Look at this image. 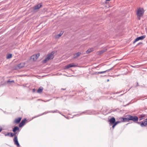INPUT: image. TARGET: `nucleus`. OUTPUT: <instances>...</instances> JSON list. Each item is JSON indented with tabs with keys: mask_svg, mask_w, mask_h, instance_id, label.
<instances>
[{
	"mask_svg": "<svg viewBox=\"0 0 147 147\" xmlns=\"http://www.w3.org/2000/svg\"><path fill=\"white\" fill-rule=\"evenodd\" d=\"M140 125L142 127L147 125V121H145L144 122H142L141 123Z\"/></svg>",
	"mask_w": 147,
	"mask_h": 147,
	"instance_id": "13",
	"label": "nucleus"
},
{
	"mask_svg": "<svg viewBox=\"0 0 147 147\" xmlns=\"http://www.w3.org/2000/svg\"><path fill=\"white\" fill-rule=\"evenodd\" d=\"M121 122V121H115V123L114 124H115V125H116L117 124L119 123H120Z\"/></svg>",
	"mask_w": 147,
	"mask_h": 147,
	"instance_id": "30",
	"label": "nucleus"
},
{
	"mask_svg": "<svg viewBox=\"0 0 147 147\" xmlns=\"http://www.w3.org/2000/svg\"><path fill=\"white\" fill-rule=\"evenodd\" d=\"M21 119V117H18L15 120L14 122V123L18 124L20 121Z\"/></svg>",
	"mask_w": 147,
	"mask_h": 147,
	"instance_id": "12",
	"label": "nucleus"
},
{
	"mask_svg": "<svg viewBox=\"0 0 147 147\" xmlns=\"http://www.w3.org/2000/svg\"><path fill=\"white\" fill-rule=\"evenodd\" d=\"M144 12V10L142 8L139 7L137 9L136 14L138 20H140L141 18L143 16Z\"/></svg>",
	"mask_w": 147,
	"mask_h": 147,
	"instance_id": "2",
	"label": "nucleus"
},
{
	"mask_svg": "<svg viewBox=\"0 0 147 147\" xmlns=\"http://www.w3.org/2000/svg\"><path fill=\"white\" fill-rule=\"evenodd\" d=\"M142 44V42H140L137 44L136 46H137L138 45H140Z\"/></svg>",
	"mask_w": 147,
	"mask_h": 147,
	"instance_id": "32",
	"label": "nucleus"
},
{
	"mask_svg": "<svg viewBox=\"0 0 147 147\" xmlns=\"http://www.w3.org/2000/svg\"><path fill=\"white\" fill-rule=\"evenodd\" d=\"M25 65V63H20L18 65V67L19 68H20L24 67Z\"/></svg>",
	"mask_w": 147,
	"mask_h": 147,
	"instance_id": "16",
	"label": "nucleus"
},
{
	"mask_svg": "<svg viewBox=\"0 0 147 147\" xmlns=\"http://www.w3.org/2000/svg\"><path fill=\"white\" fill-rule=\"evenodd\" d=\"M127 120H131L134 121H137L138 119V117L136 116H131L130 115H127Z\"/></svg>",
	"mask_w": 147,
	"mask_h": 147,
	"instance_id": "4",
	"label": "nucleus"
},
{
	"mask_svg": "<svg viewBox=\"0 0 147 147\" xmlns=\"http://www.w3.org/2000/svg\"><path fill=\"white\" fill-rule=\"evenodd\" d=\"M110 0H106V1H110Z\"/></svg>",
	"mask_w": 147,
	"mask_h": 147,
	"instance_id": "38",
	"label": "nucleus"
},
{
	"mask_svg": "<svg viewBox=\"0 0 147 147\" xmlns=\"http://www.w3.org/2000/svg\"><path fill=\"white\" fill-rule=\"evenodd\" d=\"M61 89L63 90H65L66 89V88H61Z\"/></svg>",
	"mask_w": 147,
	"mask_h": 147,
	"instance_id": "35",
	"label": "nucleus"
},
{
	"mask_svg": "<svg viewBox=\"0 0 147 147\" xmlns=\"http://www.w3.org/2000/svg\"><path fill=\"white\" fill-rule=\"evenodd\" d=\"M146 37V35H144L137 37L133 42V44L135 43L136 42L140 40H142L143 39L145 38Z\"/></svg>",
	"mask_w": 147,
	"mask_h": 147,
	"instance_id": "5",
	"label": "nucleus"
},
{
	"mask_svg": "<svg viewBox=\"0 0 147 147\" xmlns=\"http://www.w3.org/2000/svg\"><path fill=\"white\" fill-rule=\"evenodd\" d=\"M30 59H32L33 61H36V58L35 57L34 55H32Z\"/></svg>",
	"mask_w": 147,
	"mask_h": 147,
	"instance_id": "18",
	"label": "nucleus"
},
{
	"mask_svg": "<svg viewBox=\"0 0 147 147\" xmlns=\"http://www.w3.org/2000/svg\"><path fill=\"white\" fill-rule=\"evenodd\" d=\"M115 121V119L113 117L110 119L109 120V121L110 122V125H111L113 124H114Z\"/></svg>",
	"mask_w": 147,
	"mask_h": 147,
	"instance_id": "7",
	"label": "nucleus"
},
{
	"mask_svg": "<svg viewBox=\"0 0 147 147\" xmlns=\"http://www.w3.org/2000/svg\"><path fill=\"white\" fill-rule=\"evenodd\" d=\"M83 113H85L86 114H92V112L90 111H86L82 112L80 114V115H81Z\"/></svg>",
	"mask_w": 147,
	"mask_h": 147,
	"instance_id": "10",
	"label": "nucleus"
},
{
	"mask_svg": "<svg viewBox=\"0 0 147 147\" xmlns=\"http://www.w3.org/2000/svg\"><path fill=\"white\" fill-rule=\"evenodd\" d=\"M26 121V120L25 119H23L22 121L20 123L19 125V127H21L23 126Z\"/></svg>",
	"mask_w": 147,
	"mask_h": 147,
	"instance_id": "9",
	"label": "nucleus"
},
{
	"mask_svg": "<svg viewBox=\"0 0 147 147\" xmlns=\"http://www.w3.org/2000/svg\"><path fill=\"white\" fill-rule=\"evenodd\" d=\"M50 100H48L46 101H44L45 102H47V101H49Z\"/></svg>",
	"mask_w": 147,
	"mask_h": 147,
	"instance_id": "34",
	"label": "nucleus"
},
{
	"mask_svg": "<svg viewBox=\"0 0 147 147\" xmlns=\"http://www.w3.org/2000/svg\"><path fill=\"white\" fill-rule=\"evenodd\" d=\"M80 115H80L78 114V115Z\"/></svg>",
	"mask_w": 147,
	"mask_h": 147,
	"instance_id": "42",
	"label": "nucleus"
},
{
	"mask_svg": "<svg viewBox=\"0 0 147 147\" xmlns=\"http://www.w3.org/2000/svg\"><path fill=\"white\" fill-rule=\"evenodd\" d=\"M19 128L18 126H15L13 129V132H15L19 130Z\"/></svg>",
	"mask_w": 147,
	"mask_h": 147,
	"instance_id": "14",
	"label": "nucleus"
},
{
	"mask_svg": "<svg viewBox=\"0 0 147 147\" xmlns=\"http://www.w3.org/2000/svg\"><path fill=\"white\" fill-rule=\"evenodd\" d=\"M58 111L57 110L54 111H50L48 112H47L49 113H57Z\"/></svg>",
	"mask_w": 147,
	"mask_h": 147,
	"instance_id": "26",
	"label": "nucleus"
},
{
	"mask_svg": "<svg viewBox=\"0 0 147 147\" xmlns=\"http://www.w3.org/2000/svg\"><path fill=\"white\" fill-rule=\"evenodd\" d=\"M75 66H76L74 64V63H72L66 65L65 67V69H68L70 67H75Z\"/></svg>",
	"mask_w": 147,
	"mask_h": 147,
	"instance_id": "6",
	"label": "nucleus"
},
{
	"mask_svg": "<svg viewBox=\"0 0 147 147\" xmlns=\"http://www.w3.org/2000/svg\"><path fill=\"white\" fill-rule=\"evenodd\" d=\"M113 69V68L112 67V68H110V69H108L107 70H106L105 71H103L98 72H96V73H97V74H102L104 73H105L106 72H109V71H110L111 70H112Z\"/></svg>",
	"mask_w": 147,
	"mask_h": 147,
	"instance_id": "11",
	"label": "nucleus"
},
{
	"mask_svg": "<svg viewBox=\"0 0 147 147\" xmlns=\"http://www.w3.org/2000/svg\"><path fill=\"white\" fill-rule=\"evenodd\" d=\"M34 55L35 57L36 58V59H37L39 57L40 55V54L39 53H38L37 54Z\"/></svg>",
	"mask_w": 147,
	"mask_h": 147,
	"instance_id": "24",
	"label": "nucleus"
},
{
	"mask_svg": "<svg viewBox=\"0 0 147 147\" xmlns=\"http://www.w3.org/2000/svg\"><path fill=\"white\" fill-rule=\"evenodd\" d=\"M65 118H67L66 116H65Z\"/></svg>",
	"mask_w": 147,
	"mask_h": 147,
	"instance_id": "43",
	"label": "nucleus"
},
{
	"mask_svg": "<svg viewBox=\"0 0 147 147\" xmlns=\"http://www.w3.org/2000/svg\"><path fill=\"white\" fill-rule=\"evenodd\" d=\"M107 49H106L105 50H102L100 51V54H101L103 53H104L106 52L107 51Z\"/></svg>",
	"mask_w": 147,
	"mask_h": 147,
	"instance_id": "25",
	"label": "nucleus"
},
{
	"mask_svg": "<svg viewBox=\"0 0 147 147\" xmlns=\"http://www.w3.org/2000/svg\"><path fill=\"white\" fill-rule=\"evenodd\" d=\"M35 89H33L32 91L33 92H35Z\"/></svg>",
	"mask_w": 147,
	"mask_h": 147,
	"instance_id": "36",
	"label": "nucleus"
},
{
	"mask_svg": "<svg viewBox=\"0 0 147 147\" xmlns=\"http://www.w3.org/2000/svg\"><path fill=\"white\" fill-rule=\"evenodd\" d=\"M43 90V88L42 87H40L37 90V92L38 93H41L42 92Z\"/></svg>",
	"mask_w": 147,
	"mask_h": 147,
	"instance_id": "17",
	"label": "nucleus"
},
{
	"mask_svg": "<svg viewBox=\"0 0 147 147\" xmlns=\"http://www.w3.org/2000/svg\"><path fill=\"white\" fill-rule=\"evenodd\" d=\"M81 54V53L80 52H78V53H76L75 54H74V58H76L77 57H78V56H79L80 54Z\"/></svg>",
	"mask_w": 147,
	"mask_h": 147,
	"instance_id": "15",
	"label": "nucleus"
},
{
	"mask_svg": "<svg viewBox=\"0 0 147 147\" xmlns=\"http://www.w3.org/2000/svg\"><path fill=\"white\" fill-rule=\"evenodd\" d=\"M127 115L126 116V118H123L121 119V121H125L127 120Z\"/></svg>",
	"mask_w": 147,
	"mask_h": 147,
	"instance_id": "20",
	"label": "nucleus"
},
{
	"mask_svg": "<svg viewBox=\"0 0 147 147\" xmlns=\"http://www.w3.org/2000/svg\"><path fill=\"white\" fill-rule=\"evenodd\" d=\"M1 129H0V132L1 131Z\"/></svg>",
	"mask_w": 147,
	"mask_h": 147,
	"instance_id": "41",
	"label": "nucleus"
},
{
	"mask_svg": "<svg viewBox=\"0 0 147 147\" xmlns=\"http://www.w3.org/2000/svg\"><path fill=\"white\" fill-rule=\"evenodd\" d=\"M11 133H10V132L8 133L7 134H5V136H9L10 137H11Z\"/></svg>",
	"mask_w": 147,
	"mask_h": 147,
	"instance_id": "27",
	"label": "nucleus"
},
{
	"mask_svg": "<svg viewBox=\"0 0 147 147\" xmlns=\"http://www.w3.org/2000/svg\"><path fill=\"white\" fill-rule=\"evenodd\" d=\"M107 82H108L109 81V79H107Z\"/></svg>",
	"mask_w": 147,
	"mask_h": 147,
	"instance_id": "37",
	"label": "nucleus"
},
{
	"mask_svg": "<svg viewBox=\"0 0 147 147\" xmlns=\"http://www.w3.org/2000/svg\"><path fill=\"white\" fill-rule=\"evenodd\" d=\"M12 56V55L11 54H8L7 56V59H9L11 58Z\"/></svg>",
	"mask_w": 147,
	"mask_h": 147,
	"instance_id": "22",
	"label": "nucleus"
},
{
	"mask_svg": "<svg viewBox=\"0 0 147 147\" xmlns=\"http://www.w3.org/2000/svg\"><path fill=\"white\" fill-rule=\"evenodd\" d=\"M144 117V115H142L140 116V120H141L142 119H143V117Z\"/></svg>",
	"mask_w": 147,
	"mask_h": 147,
	"instance_id": "29",
	"label": "nucleus"
},
{
	"mask_svg": "<svg viewBox=\"0 0 147 147\" xmlns=\"http://www.w3.org/2000/svg\"><path fill=\"white\" fill-rule=\"evenodd\" d=\"M55 53V51H52L51 53L47 54L45 59L42 61V63H45L53 59L54 57Z\"/></svg>",
	"mask_w": 147,
	"mask_h": 147,
	"instance_id": "1",
	"label": "nucleus"
},
{
	"mask_svg": "<svg viewBox=\"0 0 147 147\" xmlns=\"http://www.w3.org/2000/svg\"><path fill=\"white\" fill-rule=\"evenodd\" d=\"M63 34V33H59V34L57 35V37H59L60 36H61V35H62V34Z\"/></svg>",
	"mask_w": 147,
	"mask_h": 147,
	"instance_id": "28",
	"label": "nucleus"
},
{
	"mask_svg": "<svg viewBox=\"0 0 147 147\" xmlns=\"http://www.w3.org/2000/svg\"><path fill=\"white\" fill-rule=\"evenodd\" d=\"M138 83H137L136 86H138Z\"/></svg>",
	"mask_w": 147,
	"mask_h": 147,
	"instance_id": "40",
	"label": "nucleus"
},
{
	"mask_svg": "<svg viewBox=\"0 0 147 147\" xmlns=\"http://www.w3.org/2000/svg\"><path fill=\"white\" fill-rule=\"evenodd\" d=\"M42 6L41 3H39L34 7V10H36L39 9Z\"/></svg>",
	"mask_w": 147,
	"mask_h": 147,
	"instance_id": "8",
	"label": "nucleus"
},
{
	"mask_svg": "<svg viewBox=\"0 0 147 147\" xmlns=\"http://www.w3.org/2000/svg\"><path fill=\"white\" fill-rule=\"evenodd\" d=\"M17 134V132H14V133H12L11 134V137H13L14 136H15L13 140L14 144L16 145L18 147H19L20 146V145L18 140L17 136L16 135Z\"/></svg>",
	"mask_w": 147,
	"mask_h": 147,
	"instance_id": "3",
	"label": "nucleus"
},
{
	"mask_svg": "<svg viewBox=\"0 0 147 147\" xmlns=\"http://www.w3.org/2000/svg\"><path fill=\"white\" fill-rule=\"evenodd\" d=\"M113 125L112 126V128L113 129H114L115 127L116 126L115 125V124H113Z\"/></svg>",
	"mask_w": 147,
	"mask_h": 147,
	"instance_id": "33",
	"label": "nucleus"
},
{
	"mask_svg": "<svg viewBox=\"0 0 147 147\" xmlns=\"http://www.w3.org/2000/svg\"><path fill=\"white\" fill-rule=\"evenodd\" d=\"M138 123L139 124V122H138Z\"/></svg>",
	"mask_w": 147,
	"mask_h": 147,
	"instance_id": "44",
	"label": "nucleus"
},
{
	"mask_svg": "<svg viewBox=\"0 0 147 147\" xmlns=\"http://www.w3.org/2000/svg\"><path fill=\"white\" fill-rule=\"evenodd\" d=\"M93 51L92 49H89L86 51L87 54H88Z\"/></svg>",
	"mask_w": 147,
	"mask_h": 147,
	"instance_id": "21",
	"label": "nucleus"
},
{
	"mask_svg": "<svg viewBox=\"0 0 147 147\" xmlns=\"http://www.w3.org/2000/svg\"><path fill=\"white\" fill-rule=\"evenodd\" d=\"M48 112H45L44 113H42V114H39V115H36V116L34 117V118H36V117H38L40 116H41L43 115H44L45 114H47L48 113Z\"/></svg>",
	"mask_w": 147,
	"mask_h": 147,
	"instance_id": "19",
	"label": "nucleus"
},
{
	"mask_svg": "<svg viewBox=\"0 0 147 147\" xmlns=\"http://www.w3.org/2000/svg\"><path fill=\"white\" fill-rule=\"evenodd\" d=\"M34 118H34V117H32V119H33Z\"/></svg>",
	"mask_w": 147,
	"mask_h": 147,
	"instance_id": "39",
	"label": "nucleus"
},
{
	"mask_svg": "<svg viewBox=\"0 0 147 147\" xmlns=\"http://www.w3.org/2000/svg\"><path fill=\"white\" fill-rule=\"evenodd\" d=\"M10 82H14V80H12L11 81H10L9 80H8L7 82V83H10Z\"/></svg>",
	"mask_w": 147,
	"mask_h": 147,
	"instance_id": "31",
	"label": "nucleus"
},
{
	"mask_svg": "<svg viewBox=\"0 0 147 147\" xmlns=\"http://www.w3.org/2000/svg\"><path fill=\"white\" fill-rule=\"evenodd\" d=\"M146 120H147V118L146 119Z\"/></svg>",
	"mask_w": 147,
	"mask_h": 147,
	"instance_id": "45",
	"label": "nucleus"
},
{
	"mask_svg": "<svg viewBox=\"0 0 147 147\" xmlns=\"http://www.w3.org/2000/svg\"><path fill=\"white\" fill-rule=\"evenodd\" d=\"M10 84V83H3L2 84H1V83H0V87H3L5 86H6V85L9 86V85H7V84Z\"/></svg>",
	"mask_w": 147,
	"mask_h": 147,
	"instance_id": "23",
	"label": "nucleus"
}]
</instances>
